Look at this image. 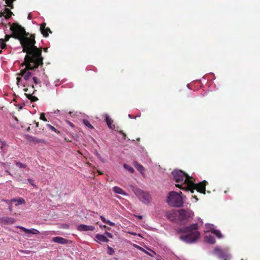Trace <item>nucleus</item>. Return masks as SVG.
<instances>
[{
	"mask_svg": "<svg viewBox=\"0 0 260 260\" xmlns=\"http://www.w3.org/2000/svg\"><path fill=\"white\" fill-rule=\"evenodd\" d=\"M14 37L20 40L22 47L23 52L26 53L24 62L22 66L25 68L21 70L20 75L28 83H32L29 79L35 75V69L43 64V57L42 56V49L35 46V35L31 34L28 37L29 33L25 31L20 26L14 25L12 27Z\"/></svg>",
	"mask_w": 260,
	"mask_h": 260,
	"instance_id": "obj_1",
	"label": "nucleus"
},
{
	"mask_svg": "<svg viewBox=\"0 0 260 260\" xmlns=\"http://www.w3.org/2000/svg\"><path fill=\"white\" fill-rule=\"evenodd\" d=\"M198 229L197 223L178 229L177 233L183 234L180 236L179 239L187 243L196 242L200 237V233L198 231Z\"/></svg>",
	"mask_w": 260,
	"mask_h": 260,
	"instance_id": "obj_2",
	"label": "nucleus"
},
{
	"mask_svg": "<svg viewBox=\"0 0 260 260\" xmlns=\"http://www.w3.org/2000/svg\"><path fill=\"white\" fill-rule=\"evenodd\" d=\"M172 175L177 183L176 186L183 190L187 191L189 187V184L192 180V177L181 170L173 171Z\"/></svg>",
	"mask_w": 260,
	"mask_h": 260,
	"instance_id": "obj_3",
	"label": "nucleus"
},
{
	"mask_svg": "<svg viewBox=\"0 0 260 260\" xmlns=\"http://www.w3.org/2000/svg\"><path fill=\"white\" fill-rule=\"evenodd\" d=\"M182 192H176L174 191H170L167 199L168 204L173 207H181L183 205V201L182 197Z\"/></svg>",
	"mask_w": 260,
	"mask_h": 260,
	"instance_id": "obj_4",
	"label": "nucleus"
},
{
	"mask_svg": "<svg viewBox=\"0 0 260 260\" xmlns=\"http://www.w3.org/2000/svg\"><path fill=\"white\" fill-rule=\"evenodd\" d=\"M189 184V187L187 191H190L191 193H193L194 190L196 189L200 193L205 194L206 186L208 184V182L206 180L197 184L194 183L191 180Z\"/></svg>",
	"mask_w": 260,
	"mask_h": 260,
	"instance_id": "obj_5",
	"label": "nucleus"
},
{
	"mask_svg": "<svg viewBox=\"0 0 260 260\" xmlns=\"http://www.w3.org/2000/svg\"><path fill=\"white\" fill-rule=\"evenodd\" d=\"M178 212V219L180 221L181 223L184 224L187 222L189 217V213L186 212L184 209H180L177 210Z\"/></svg>",
	"mask_w": 260,
	"mask_h": 260,
	"instance_id": "obj_6",
	"label": "nucleus"
},
{
	"mask_svg": "<svg viewBox=\"0 0 260 260\" xmlns=\"http://www.w3.org/2000/svg\"><path fill=\"white\" fill-rule=\"evenodd\" d=\"M177 210L168 211L166 213V216L171 221H175L177 218Z\"/></svg>",
	"mask_w": 260,
	"mask_h": 260,
	"instance_id": "obj_7",
	"label": "nucleus"
},
{
	"mask_svg": "<svg viewBox=\"0 0 260 260\" xmlns=\"http://www.w3.org/2000/svg\"><path fill=\"white\" fill-rule=\"evenodd\" d=\"M95 228L92 225H87L85 224H80L77 227V230L79 231H93Z\"/></svg>",
	"mask_w": 260,
	"mask_h": 260,
	"instance_id": "obj_8",
	"label": "nucleus"
},
{
	"mask_svg": "<svg viewBox=\"0 0 260 260\" xmlns=\"http://www.w3.org/2000/svg\"><path fill=\"white\" fill-rule=\"evenodd\" d=\"M26 139H27V140L28 141L32 142L35 144H37V143L45 144V140L44 139H39L36 137H33L31 136H29V135H27L26 136Z\"/></svg>",
	"mask_w": 260,
	"mask_h": 260,
	"instance_id": "obj_9",
	"label": "nucleus"
},
{
	"mask_svg": "<svg viewBox=\"0 0 260 260\" xmlns=\"http://www.w3.org/2000/svg\"><path fill=\"white\" fill-rule=\"evenodd\" d=\"M46 25L45 23L42 24L40 26V30L44 37H47L49 35L48 33H52V31L49 27H46Z\"/></svg>",
	"mask_w": 260,
	"mask_h": 260,
	"instance_id": "obj_10",
	"label": "nucleus"
},
{
	"mask_svg": "<svg viewBox=\"0 0 260 260\" xmlns=\"http://www.w3.org/2000/svg\"><path fill=\"white\" fill-rule=\"evenodd\" d=\"M14 25H18V26H20L25 31V29L23 27H22L21 25H20L17 23H13L10 27V29L12 32V35H6L5 36V39H1V40H2L4 41V43H5L6 42L8 41L11 37H13L15 39V38L14 37V32L12 30V27ZM16 39H18L20 41V40L16 38Z\"/></svg>",
	"mask_w": 260,
	"mask_h": 260,
	"instance_id": "obj_11",
	"label": "nucleus"
},
{
	"mask_svg": "<svg viewBox=\"0 0 260 260\" xmlns=\"http://www.w3.org/2000/svg\"><path fill=\"white\" fill-rule=\"evenodd\" d=\"M15 222V219L12 217H3L0 218V222L4 224H11Z\"/></svg>",
	"mask_w": 260,
	"mask_h": 260,
	"instance_id": "obj_12",
	"label": "nucleus"
},
{
	"mask_svg": "<svg viewBox=\"0 0 260 260\" xmlns=\"http://www.w3.org/2000/svg\"><path fill=\"white\" fill-rule=\"evenodd\" d=\"M31 87L32 89L33 90L32 92L31 93V92L30 91L29 93H25V95L26 96V97L28 98V99L30 100L31 102H34L38 101V99L36 96H33L32 95V94L34 93V92L35 91L34 85H31Z\"/></svg>",
	"mask_w": 260,
	"mask_h": 260,
	"instance_id": "obj_13",
	"label": "nucleus"
},
{
	"mask_svg": "<svg viewBox=\"0 0 260 260\" xmlns=\"http://www.w3.org/2000/svg\"><path fill=\"white\" fill-rule=\"evenodd\" d=\"M18 228L22 230L23 232H24L26 233L31 234L34 235L39 234L40 233V232L38 230L35 229H26L25 228L21 226H18Z\"/></svg>",
	"mask_w": 260,
	"mask_h": 260,
	"instance_id": "obj_14",
	"label": "nucleus"
},
{
	"mask_svg": "<svg viewBox=\"0 0 260 260\" xmlns=\"http://www.w3.org/2000/svg\"><path fill=\"white\" fill-rule=\"evenodd\" d=\"M52 241L55 243L64 244L68 243V240L60 237H55L53 238Z\"/></svg>",
	"mask_w": 260,
	"mask_h": 260,
	"instance_id": "obj_15",
	"label": "nucleus"
},
{
	"mask_svg": "<svg viewBox=\"0 0 260 260\" xmlns=\"http://www.w3.org/2000/svg\"><path fill=\"white\" fill-rule=\"evenodd\" d=\"M105 120L109 128L113 129L115 128V125L112 124L113 120L107 114L105 115Z\"/></svg>",
	"mask_w": 260,
	"mask_h": 260,
	"instance_id": "obj_16",
	"label": "nucleus"
},
{
	"mask_svg": "<svg viewBox=\"0 0 260 260\" xmlns=\"http://www.w3.org/2000/svg\"><path fill=\"white\" fill-rule=\"evenodd\" d=\"M13 13L8 8H5L3 13H1V16H4L6 19H9L11 17Z\"/></svg>",
	"mask_w": 260,
	"mask_h": 260,
	"instance_id": "obj_17",
	"label": "nucleus"
},
{
	"mask_svg": "<svg viewBox=\"0 0 260 260\" xmlns=\"http://www.w3.org/2000/svg\"><path fill=\"white\" fill-rule=\"evenodd\" d=\"M140 199L143 202L147 203L149 202V195L143 192H142L141 196L140 197Z\"/></svg>",
	"mask_w": 260,
	"mask_h": 260,
	"instance_id": "obj_18",
	"label": "nucleus"
},
{
	"mask_svg": "<svg viewBox=\"0 0 260 260\" xmlns=\"http://www.w3.org/2000/svg\"><path fill=\"white\" fill-rule=\"evenodd\" d=\"M16 202L17 203L15 204L16 206H18L19 205L21 204H24L25 203V200L21 198H19L18 199H13L11 200V203Z\"/></svg>",
	"mask_w": 260,
	"mask_h": 260,
	"instance_id": "obj_19",
	"label": "nucleus"
},
{
	"mask_svg": "<svg viewBox=\"0 0 260 260\" xmlns=\"http://www.w3.org/2000/svg\"><path fill=\"white\" fill-rule=\"evenodd\" d=\"M134 166L136 169L139 171L141 174H143L145 171L144 167L141 164H138L137 162H134Z\"/></svg>",
	"mask_w": 260,
	"mask_h": 260,
	"instance_id": "obj_20",
	"label": "nucleus"
},
{
	"mask_svg": "<svg viewBox=\"0 0 260 260\" xmlns=\"http://www.w3.org/2000/svg\"><path fill=\"white\" fill-rule=\"evenodd\" d=\"M113 191L118 194L126 195V193L124 192V191L118 186H114L113 188Z\"/></svg>",
	"mask_w": 260,
	"mask_h": 260,
	"instance_id": "obj_21",
	"label": "nucleus"
},
{
	"mask_svg": "<svg viewBox=\"0 0 260 260\" xmlns=\"http://www.w3.org/2000/svg\"><path fill=\"white\" fill-rule=\"evenodd\" d=\"M95 238L99 241L103 242H108V239L105 236L103 235L98 234L96 235Z\"/></svg>",
	"mask_w": 260,
	"mask_h": 260,
	"instance_id": "obj_22",
	"label": "nucleus"
},
{
	"mask_svg": "<svg viewBox=\"0 0 260 260\" xmlns=\"http://www.w3.org/2000/svg\"><path fill=\"white\" fill-rule=\"evenodd\" d=\"M205 240L207 242H208L210 244H213L215 243V239L212 236H206Z\"/></svg>",
	"mask_w": 260,
	"mask_h": 260,
	"instance_id": "obj_23",
	"label": "nucleus"
},
{
	"mask_svg": "<svg viewBox=\"0 0 260 260\" xmlns=\"http://www.w3.org/2000/svg\"><path fill=\"white\" fill-rule=\"evenodd\" d=\"M31 85H33L32 84V83H30V84L29 83H27L25 84H24L23 85L24 87L28 86V87H29V88H28V87L25 88H24L23 90L27 93H29L30 91L31 92V93H32L33 90L32 89V88L31 87Z\"/></svg>",
	"mask_w": 260,
	"mask_h": 260,
	"instance_id": "obj_24",
	"label": "nucleus"
},
{
	"mask_svg": "<svg viewBox=\"0 0 260 260\" xmlns=\"http://www.w3.org/2000/svg\"><path fill=\"white\" fill-rule=\"evenodd\" d=\"M100 218L104 223L108 224L110 226H115V223L114 222H112L110 220H106L104 216H100Z\"/></svg>",
	"mask_w": 260,
	"mask_h": 260,
	"instance_id": "obj_25",
	"label": "nucleus"
},
{
	"mask_svg": "<svg viewBox=\"0 0 260 260\" xmlns=\"http://www.w3.org/2000/svg\"><path fill=\"white\" fill-rule=\"evenodd\" d=\"M83 123L85 126H86L89 129H94L93 126H92V125L90 124V123L89 122V121L88 120L83 119Z\"/></svg>",
	"mask_w": 260,
	"mask_h": 260,
	"instance_id": "obj_26",
	"label": "nucleus"
},
{
	"mask_svg": "<svg viewBox=\"0 0 260 260\" xmlns=\"http://www.w3.org/2000/svg\"><path fill=\"white\" fill-rule=\"evenodd\" d=\"M46 126L52 131L54 132L57 134H59L60 133L59 131L56 129L53 126L51 125L50 124H47Z\"/></svg>",
	"mask_w": 260,
	"mask_h": 260,
	"instance_id": "obj_27",
	"label": "nucleus"
},
{
	"mask_svg": "<svg viewBox=\"0 0 260 260\" xmlns=\"http://www.w3.org/2000/svg\"><path fill=\"white\" fill-rule=\"evenodd\" d=\"M212 233L215 235L218 238H221L222 237L221 233L218 230H213L212 231Z\"/></svg>",
	"mask_w": 260,
	"mask_h": 260,
	"instance_id": "obj_28",
	"label": "nucleus"
},
{
	"mask_svg": "<svg viewBox=\"0 0 260 260\" xmlns=\"http://www.w3.org/2000/svg\"><path fill=\"white\" fill-rule=\"evenodd\" d=\"M123 167L126 170H128L131 173H133L135 171L134 169L132 167L126 164H124Z\"/></svg>",
	"mask_w": 260,
	"mask_h": 260,
	"instance_id": "obj_29",
	"label": "nucleus"
},
{
	"mask_svg": "<svg viewBox=\"0 0 260 260\" xmlns=\"http://www.w3.org/2000/svg\"><path fill=\"white\" fill-rule=\"evenodd\" d=\"M16 165L19 168H26L27 167L26 164H22L19 161L16 162Z\"/></svg>",
	"mask_w": 260,
	"mask_h": 260,
	"instance_id": "obj_30",
	"label": "nucleus"
},
{
	"mask_svg": "<svg viewBox=\"0 0 260 260\" xmlns=\"http://www.w3.org/2000/svg\"><path fill=\"white\" fill-rule=\"evenodd\" d=\"M222 252L221 250L218 247H215L214 250V253L216 254H220Z\"/></svg>",
	"mask_w": 260,
	"mask_h": 260,
	"instance_id": "obj_31",
	"label": "nucleus"
},
{
	"mask_svg": "<svg viewBox=\"0 0 260 260\" xmlns=\"http://www.w3.org/2000/svg\"><path fill=\"white\" fill-rule=\"evenodd\" d=\"M108 253L109 254V255H112L114 254V250H113V249L112 248H111V247L110 246H108Z\"/></svg>",
	"mask_w": 260,
	"mask_h": 260,
	"instance_id": "obj_32",
	"label": "nucleus"
},
{
	"mask_svg": "<svg viewBox=\"0 0 260 260\" xmlns=\"http://www.w3.org/2000/svg\"><path fill=\"white\" fill-rule=\"evenodd\" d=\"M40 118L41 120H43L44 121H47L46 118L45 117V114L44 113H42L40 114Z\"/></svg>",
	"mask_w": 260,
	"mask_h": 260,
	"instance_id": "obj_33",
	"label": "nucleus"
},
{
	"mask_svg": "<svg viewBox=\"0 0 260 260\" xmlns=\"http://www.w3.org/2000/svg\"><path fill=\"white\" fill-rule=\"evenodd\" d=\"M6 47V43H4V41L0 39V48L2 49H5Z\"/></svg>",
	"mask_w": 260,
	"mask_h": 260,
	"instance_id": "obj_34",
	"label": "nucleus"
},
{
	"mask_svg": "<svg viewBox=\"0 0 260 260\" xmlns=\"http://www.w3.org/2000/svg\"><path fill=\"white\" fill-rule=\"evenodd\" d=\"M4 202H6L7 203H8L9 206V209L11 212L12 211V203H11V201H9L8 200H4Z\"/></svg>",
	"mask_w": 260,
	"mask_h": 260,
	"instance_id": "obj_35",
	"label": "nucleus"
},
{
	"mask_svg": "<svg viewBox=\"0 0 260 260\" xmlns=\"http://www.w3.org/2000/svg\"><path fill=\"white\" fill-rule=\"evenodd\" d=\"M32 80L34 81V82L36 84H39L40 83V81L38 79L37 77L34 76L32 78Z\"/></svg>",
	"mask_w": 260,
	"mask_h": 260,
	"instance_id": "obj_36",
	"label": "nucleus"
},
{
	"mask_svg": "<svg viewBox=\"0 0 260 260\" xmlns=\"http://www.w3.org/2000/svg\"><path fill=\"white\" fill-rule=\"evenodd\" d=\"M0 142L2 144L1 148L3 149V147L5 146L6 145V142L5 141L0 140Z\"/></svg>",
	"mask_w": 260,
	"mask_h": 260,
	"instance_id": "obj_37",
	"label": "nucleus"
},
{
	"mask_svg": "<svg viewBox=\"0 0 260 260\" xmlns=\"http://www.w3.org/2000/svg\"><path fill=\"white\" fill-rule=\"evenodd\" d=\"M118 133H119L120 134H121V135H123V138H124V139H125L126 138V137H126V135L125 133H124L122 131H118Z\"/></svg>",
	"mask_w": 260,
	"mask_h": 260,
	"instance_id": "obj_38",
	"label": "nucleus"
},
{
	"mask_svg": "<svg viewBox=\"0 0 260 260\" xmlns=\"http://www.w3.org/2000/svg\"><path fill=\"white\" fill-rule=\"evenodd\" d=\"M27 180L31 185H32V186H35L34 181L33 180H32L31 179H28Z\"/></svg>",
	"mask_w": 260,
	"mask_h": 260,
	"instance_id": "obj_39",
	"label": "nucleus"
},
{
	"mask_svg": "<svg viewBox=\"0 0 260 260\" xmlns=\"http://www.w3.org/2000/svg\"><path fill=\"white\" fill-rule=\"evenodd\" d=\"M105 234L109 237V238H112L113 237V235L111 233H108L107 232H106L105 233Z\"/></svg>",
	"mask_w": 260,
	"mask_h": 260,
	"instance_id": "obj_40",
	"label": "nucleus"
},
{
	"mask_svg": "<svg viewBox=\"0 0 260 260\" xmlns=\"http://www.w3.org/2000/svg\"><path fill=\"white\" fill-rule=\"evenodd\" d=\"M66 122L69 125H70L71 127H74V125L73 123H72L71 122L69 121H68L67 120L66 121Z\"/></svg>",
	"mask_w": 260,
	"mask_h": 260,
	"instance_id": "obj_41",
	"label": "nucleus"
},
{
	"mask_svg": "<svg viewBox=\"0 0 260 260\" xmlns=\"http://www.w3.org/2000/svg\"><path fill=\"white\" fill-rule=\"evenodd\" d=\"M147 253L148 254L151 256H153L154 254H155V253L153 251H152V252L150 253L147 252Z\"/></svg>",
	"mask_w": 260,
	"mask_h": 260,
	"instance_id": "obj_42",
	"label": "nucleus"
},
{
	"mask_svg": "<svg viewBox=\"0 0 260 260\" xmlns=\"http://www.w3.org/2000/svg\"><path fill=\"white\" fill-rule=\"evenodd\" d=\"M21 80V78L20 77H17V84H18V83Z\"/></svg>",
	"mask_w": 260,
	"mask_h": 260,
	"instance_id": "obj_43",
	"label": "nucleus"
},
{
	"mask_svg": "<svg viewBox=\"0 0 260 260\" xmlns=\"http://www.w3.org/2000/svg\"><path fill=\"white\" fill-rule=\"evenodd\" d=\"M65 140L67 141V142H70L72 141V140H70L69 139H67V138H64Z\"/></svg>",
	"mask_w": 260,
	"mask_h": 260,
	"instance_id": "obj_44",
	"label": "nucleus"
},
{
	"mask_svg": "<svg viewBox=\"0 0 260 260\" xmlns=\"http://www.w3.org/2000/svg\"><path fill=\"white\" fill-rule=\"evenodd\" d=\"M35 122V123L36 124V127H39V122H36V121H34Z\"/></svg>",
	"mask_w": 260,
	"mask_h": 260,
	"instance_id": "obj_45",
	"label": "nucleus"
},
{
	"mask_svg": "<svg viewBox=\"0 0 260 260\" xmlns=\"http://www.w3.org/2000/svg\"><path fill=\"white\" fill-rule=\"evenodd\" d=\"M43 50H44V51L45 52H47V51H48V48H44L43 49Z\"/></svg>",
	"mask_w": 260,
	"mask_h": 260,
	"instance_id": "obj_46",
	"label": "nucleus"
},
{
	"mask_svg": "<svg viewBox=\"0 0 260 260\" xmlns=\"http://www.w3.org/2000/svg\"><path fill=\"white\" fill-rule=\"evenodd\" d=\"M193 197L194 199H195L196 202L198 201V198H197V197L196 196H194Z\"/></svg>",
	"mask_w": 260,
	"mask_h": 260,
	"instance_id": "obj_47",
	"label": "nucleus"
},
{
	"mask_svg": "<svg viewBox=\"0 0 260 260\" xmlns=\"http://www.w3.org/2000/svg\"><path fill=\"white\" fill-rule=\"evenodd\" d=\"M138 218H139V219H142V216H141V215L138 216Z\"/></svg>",
	"mask_w": 260,
	"mask_h": 260,
	"instance_id": "obj_48",
	"label": "nucleus"
},
{
	"mask_svg": "<svg viewBox=\"0 0 260 260\" xmlns=\"http://www.w3.org/2000/svg\"><path fill=\"white\" fill-rule=\"evenodd\" d=\"M28 19H31V16H30V14H29V15H28Z\"/></svg>",
	"mask_w": 260,
	"mask_h": 260,
	"instance_id": "obj_49",
	"label": "nucleus"
},
{
	"mask_svg": "<svg viewBox=\"0 0 260 260\" xmlns=\"http://www.w3.org/2000/svg\"><path fill=\"white\" fill-rule=\"evenodd\" d=\"M98 173H99V174H100V175H101V174H102V173L101 172H100L99 171H98Z\"/></svg>",
	"mask_w": 260,
	"mask_h": 260,
	"instance_id": "obj_50",
	"label": "nucleus"
},
{
	"mask_svg": "<svg viewBox=\"0 0 260 260\" xmlns=\"http://www.w3.org/2000/svg\"><path fill=\"white\" fill-rule=\"evenodd\" d=\"M29 129H30V127H28L27 128V131H29Z\"/></svg>",
	"mask_w": 260,
	"mask_h": 260,
	"instance_id": "obj_51",
	"label": "nucleus"
},
{
	"mask_svg": "<svg viewBox=\"0 0 260 260\" xmlns=\"http://www.w3.org/2000/svg\"><path fill=\"white\" fill-rule=\"evenodd\" d=\"M103 227H104V228H106V227H107V226H106V225H104V226H103Z\"/></svg>",
	"mask_w": 260,
	"mask_h": 260,
	"instance_id": "obj_52",
	"label": "nucleus"
},
{
	"mask_svg": "<svg viewBox=\"0 0 260 260\" xmlns=\"http://www.w3.org/2000/svg\"><path fill=\"white\" fill-rule=\"evenodd\" d=\"M129 117H132V116L131 115H129Z\"/></svg>",
	"mask_w": 260,
	"mask_h": 260,
	"instance_id": "obj_53",
	"label": "nucleus"
},
{
	"mask_svg": "<svg viewBox=\"0 0 260 260\" xmlns=\"http://www.w3.org/2000/svg\"><path fill=\"white\" fill-rule=\"evenodd\" d=\"M241 260H244V259H242Z\"/></svg>",
	"mask_w": 260,
	"mask_h": 260,
	"instance_id": "obj_54",
	"label": "nucleus"
}]
</instances>
